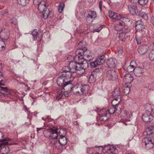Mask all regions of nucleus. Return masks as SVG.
<instances>
[{
    "label": "nucleus",
    "mask_w": 154,
    "mask_h": 154,
    "mask_svg": "<svg viewBox=\"0 0 154 154\" xmlns=\"http://www.w3.org/2000/svg\"><path fill=\"white\" fill-rule=\"evenodd\" d=\"M59 130V129L57 128H51L49 129L45 130L43 132L45 136L49 138L50 145L55 147L57 149L59 148V147L57 145L58 143L57 137Z\"/></svg>",
    "instance_id": "1"
},
{
    "label": "nucleus",
    "mask_w": 154,
    "mask_h": 154,
    "mask_svg": "<svg viewBox=\"0 0 154 154\" xmlns=\"http://www.w3.org/2000/svg\"><path fill=\"white\" fill-rule=\"evenodd\" d=\"M143 134L146 137L142 140V145L148 149L153 148L154 144V132L152 133L151 130H149L148 128L143 132Z\"/></svg>",
    "instance_id": "2"
},
{
    "label": "nucleus",
    "mask_w": 154,
    "mask_h": 154,
    "mask_svg": "<svg viewBox=\"0 0 154 154\" xmlns=\"http://www.w3.org/2000/svg\"><path fill=\"white\" fill-rule=\"evenodd\" d=\"M33 3L36 6H38V9L40 12H42L44 19L48 18L50 14V10L48 8L47 5L44 0H33Z\"/></svg>",
    "instance_id": "3"
},
{
    "label": "nucleus",
    "mask_w": 154,
    "mask_h": 154,
    "mask_svg": "<svg viewBox=\"0 0 154 154\" xmlns=\"http://www.w3.org/2000/svg\"><path fill=\"white\" fill-rule=\"evenodd\" d=\"M72 76V73L69 72L67 74L66 73H63L57 79V85L60 86H63L62 89L65 90V87L67 86H72V83L69 81H67V78Z\"/></svg>",
    "instance_id": "4"
},
{
    "label": "nucleus",
    "mask_w": 154,
    "mask_h": 154,
    "mask_svg": "<svg viewBox=\"0 0 154 154\" xmlns=\"http://www.w3.org/2000/svg\"><path fill=\"white\" fill-rule=\"evenodd\" d=\"M83 68L77 62L71 61L69 63V66L64 67L63 69V71L64 73L68 72L66 73L67 74L69 72L71 73V72L73 73L77 71H80L81 73Z\"/></svg>",
    "instance_id": "5"
},
{
    "label": "nucleus",
    "mask_w": 154,
    "mask_h": 154,
    "mask_svg": "<svg viewBox=\"0 0 154 154\" xmlns=\"http://www.w3.org/2000/svg\"><path fill=\"white\" fill-rule=\"evenodd\" d=\"M94 56L93 54L89 55H86L82 56L76 55L75 58L76 59H78V62L77 63L78 64H80L81 66L83 67V68L82 69V72L81 73H84L85 72V68L84 66V64L86 65L87 66H88V64L86 62L85 63H84L83 62L85 60V61H90L92 60L94 58Z\"/></svg>",
    "instance_id": "6"
},
{
    "label": "nucleus",
    "mask_w": 154,
    "mask_h": 154,
    "mask_svg": "<svg viewBox=\"0 0 154 154\" xmlns=\"http://www.w3.org/2000/svg\"><path fill=\"white\" fill-rule=\"evenodd\" d=\"M96 11L88 10L85 13V18L86 22L89 24L91 23L97 17Z\"/></svg>",
    "instance_id": "7"
},
{
    "label": "nucleus",
    "mask_w": 154,
    "mask_h": 154,
    "mask_svg": "<svg viewBox=\"0 0 154 154\" xmlns=\"http://www.w3.org/2000/svg\"><path fill=\"white\" fill-rule=\"evenodd\" d=\"M115 100H112V106L110 107L107 110L108 113L109 114H114V113L116 112L118 114L121 113V109L120 107H119L118 105L119 104L115 103Z\"/></svg>",
    "instance_id": "8"
},
{
    "label": "nucleus",
    "mask_w": 154,
    "mask_h": 154,
    "mask_svg": "<svg viewBox=\"0 0 154 154\" xmlns=\"http://www.w3.org/2000/svg\"><path fill=\"white\" fill-rule=\"evenodd\" d=\"M143 35H136L135 36V38L137 41V43L138 44H140L142 42H150V44H151V42L149 41V38L153 37V36H149L148 38V36H146L145 34H142Z\"/></svg>",
    "instance_id": "9"
},
{
    "label": "nucleus",
    "mask_w": 154,
    "mask_h": 154,
    "mask_svg": "<svg viewBox=\"0 0 154 154\" xmlns=\"http://www.w3.org/2000/svg\"><path fill=\"white\" fill-rule=\"evenodd\" d=\"M112 96L114 97L112 100L117 101V104H119L121 101V92L119 88H116L112 93Z\"/></svg>",
    "instance_id": "10"
},
{
    "label": "nucleus",
    "mask_w": 154,
    "mask_h": 154,
    "mask_svg": "<svg viewBox=\"0 0 154 154\" xmlns=\"http://www.w3.org/2000/svg\"><path fill=\"white\" fill-rule=\"evenodd\" d=\"M109 114L108 113V112L105 109H102L101 110L98 114L97 119L99 118L101 121H105L108 118Z\"/></svg>",
    "instance_id": "11"
},
{
    "label": "nucleus",
    "mask_w": 154,
    "mask_h": 154,
    "mask_svg": "<svg viewBox=\"0 0 154 154\" xmlns=\"http://www.w3.org/2000/svg\"><path fill=\"white\" fill-rule=\"evenodd\" d=\"M65 131V130L63 129H59L58 132V135L60 136V137L59 140V142L60 145H64L66 144L67 142V139L66 138L62 135H64V133L62 134V132Z\"/></svg>",
    "instance_id": "12"
},
{
    "label": "nucleus",
    "mask_w": 154,
    "mask_h": 154,
    "mask_svg": "<svg viewBox=\"0 0 154 154\" xmlns=\"http://www.w3.org/2000/svg\"><path fill=\"white\" fill-rule=\"evenodd\" d=\"M105 149L106 152L109 154H116L118 153L117 149H116V147L113 145H108L106 146Z\"/></svg>",
    "instance_id": "13"
},
{
    "label": "nucleus",
    "mask_w": 154,
    "mask_h": 154,
    "mask_svg": "<svg viewBox=\"0 0 154 154\" xmlns=\"http://www.w3.org/2000/svg\"><path fill=\"white\" fill-rule=\"evenodd\" d=\"M117 77V74L114 70H108L106 72V78L109 80H114Z\"/></svg>",
    "instance_id": "14"
},
{
    "label": "nucleus",
    "mask_w": 154,
    "mask_h": 154,
    "mask_svg": "<svg viewBox=\"0 0 154 154\" xmlns=\"http://www.w3.org/2000/svg\"><path fill=\"white\" fill-rule=\"evenodd\" d=\"M149 38V41L151 42L150 46L151 51L149 54V57L151 60L154 61V38L150 37Z\"/></svg>",
    "instance_id": "15"
},
{
    "label": "nucleus",
    "mask_w": 154,
    "mask_h": 154,
    "mask_svg": "<svg viewBox=\"0 0 154 154\" xmlns=\"http://www.w3.org/2000/svg\"><path fill=\"white\" fill-rule=\"evenodd\" d=\"M76 55L82 56L86 55H89L93 54L89 50H87L86 48H85L84 50L79 49L77 50L75 53Z\"/></svg>",
    "instance_id": "16"
},
{
    "label": "nucleus",
    "mask_w": 154,
    "mask_h": 154,
    "mask_svg": "<svg viewBox=\"0 0 154 154\" xmlns=\"http://www.w3.org/2000/svg\"><path fill=\"white\" fill-rule=\"evenodd\" d=\"M153 117H154V115L152 113L146 112L143 115L142 119L145 122H148L152 121Z\"/></svg>",
    "instance_id": "17"
},
{
    "label": "nucleus",
    "mask_w": 154,
    "mask_h": 154,
    "mask_svg": "<svg viewBox=\"0 0 154 154\" xmlns=\"http://www.w3.org/2000/svg\"><path fill=\"white\" fill-rule=\"evenodd\" d=\"M149 49V47L146 45H142L139 47L137 51L141 55L143 54L146 52Z\"/></svg>",
    "instance_id": "18"
},
{
    "label": "nucleus",
    "mask_w": 154,
    "mask_h": 154,
    "mask_svg": "<svg viewBox=\"0 0 154 154\" xmlns=\"http://www.w3.org/2000/svg\"><path fill=\"white\" fill-rule=\"evenodd\" d=\"M108 67L110 68H115L117 65V61L114 58L109 59L106 62Z\"/></svg>",
    "instance_id": "19"
},
{
    "label": "nucleus",
    "mask_w": 154,
    "mask_h": 154,
    "mask_svg": "<svg viewBox=\"0 0 154 154\" xmlns=\"http://www.w3.org/2000/svg\"><path fill=\"white\" fill-rule=\"evenodd\" d=\"M1 35L4 39L7 40L10 37V33L7 29L4 28L1 31Z\"/></svg>",
    "instance_id": "20"
},
{
    "label": "nucleus",
    "mask_w": 154,
    "mask_h": 154,
    "mask_svg": "<svg viewBox=\"0 0 154 154\" xmlns=\"http://www.w3.org/2000/svg\"><path fill=\"white\" fill-rule=\"evenodd\" d=\"M125 25V23L122 21L117 22L115 24L114 28L117 31H121L123 29Z\"/></svg>",
    "instance_id": "21"
},
{
    "label": "nucleus",
    "mask_w": 154,
    "mask_h": 154,
    "mask_svg": "<svg viewBox=\"0 0 154 154\" xmlns=\"http://www.w3.org/2000/svg\"><path fill=\"white\" fill-rule=\"evenodd\" d=\"M144 69L143 68L137 67H135L134 71V74L137 77H140L143 75Z\"/></svg>",
    "instance_id": "22"
},
{
    "label": "nucleus",
    "mask_w": 154,
    "mask_h": 154,
    "mask_svg": "<svg viewBox=\"0 0 154 154\" xmlns=\"http://www.w3.org/2000/svg\"><path fill=\"white\" fill-rule=\"evenodd\" d=\"M90 89V87L88 85H84L81 88L80 91L81 92L77 91L76 94H78L79 95H81L83 94H86L87 93Z\"/></svg>",
    "instance_id": "23"
},
{
    "label": "nucleus",
    "mask_w": 154,
    "mask_h": 154,
    "mask_svg": "<svg viewBox=\"0 0 154 154\" xmlns=\"http://www.w3.org/2000/svg\"><path fill=\"white\" fill-rule=\"evenodd\" d=\"M136 66V61L134 60L132 61L130 65L127 68L126 71L128 72H131L134 71L135 67Z\"/></svg>",
    "instance_id": "24"
},
{
    "label": "nucleus",
    "mask_w": 154,
    "mask_h": 154,
    "mask_svg": "<svg viewBox=\"0 0 154 154\" xmlns=\"http://www.w3.org/2000/svg\"><path fill=\"white\" fill-rule=\"evenodd\" d=\"M128 8L129 12L132 14L134 13L136 14L138 11L137 6L134 5H129L128 6Z\"/></svg>",
    "instance_id": "25"
},
{
    "label": "nucleus",
    "mask_w": 154,
    "mask_h": 154,
    "mask_svg": "<svg viewBox=\"0 0 154 154\" xmlns=\"http://www.w3.org/2000/svg\"><path fill=\"white\" fill-rule=\"evenodd\" d=\"M124 77V80L127 84H131L134 79L133 76L129 74L125 75Z\"/></svg>",
    "instance_id": "26"
},
{
    "label": "nucleus",
    "mask_w": 154,
    "mask_h": 154,
    "mask_svg": "<svg viewBox=\"0 0 154 154\" xmlns=\"http://www.w3.org/2000/svg\"><path fill=\"white\" fill-rule=\"evenodd\" d=\"M11 140V139L8 137H5V139H3V137L1 138L0 139V142L2 143L0 144V147L1 148H4L5 145H7L8 144V142L6 141Z\"/></svg>",
    "instance_id": "27"
},
{
    "label": "nucleus",
    "mask_w": 154,
    "mask_h": 154,
    "mask_svg": "<svg viewBox=\"0 0 154 154\" xmlns=\"http://www.w3.org/2000/svg\"><path fill=\"white\" fill-rule=\"evenodd\" d=\"M136 29L139 32H140V33L145 34L146 29L145 28L144 25H135Z\"/></svg>",
    "instance_id": "28"
},
{
    "label": "nucleus",
    "mask_w": 154,
    "mask_h": 154,
    "mask_svg": "<svg viewBox=\"0 0 154 154\" xmlns=\"http://www.w3.org/2000/svg\"><path fill=\"white\" fill-rule=\"evenodd\" d=\"M106 60L105 56L104 55L100 56L96 60L99 65L104 63Z\"/></svg>",
    "instance_id": "29"
},
{
    "label": "nucleus",
    "mask_w": 154,
    "mask_h": 154,
    "mask_svg": "<svg viewBox=\"0 0 154 154\" xmlns=\"http://www.w3.org/2000/svg\"><path fill=\"white\" fill-rule=\"evenodd\" d=\"M119 37L120 40L123 41L127 38V33L123 32L119 34Z\"/></svg>",
    "instance_id": "30"
},
{
    "label": "nucleus",
    "mask_w": 154,
    "mask_h": 154,
    "mask_svg": "<svg viewBox=\"0 0 154 154\" xmlns=\"http://www.w3.org/2000/svg\"><path fill=\"white\" fill-rule=\"evenodd\" d=\"M17 3L23 6H26L29 2L28 0H17Z\"/></svg>",
    "instance_id": "31"
},
{
    "label": "nucleus",
    "mask_w": 154,
    "mask_h": 154,
    "mask_svg": "<svg viewBox=\"0 0 154 154\" xmlns=\"http://www.w3.org/2000/svg\"><path fill=\"white\" fill-rule=\"evenodd\" d=\"M72 86L73 85L72 84V86H67V87H68L69 89L68 90L65 91L64 93V94L66 97H68L70 94V91H72Z\"/></svg>",
    "instance_id": "32"
},
{
    "label": "nucleus",
    "mask_w": 154,
    "mask_h": 154,
    "mask_svg": "<svg viewBox=\"0 0 154 154\" xmlns=\"http://www.w3.org/2000/svg\"><path fill=\"white\" fill-rule=\"evenodd\" d=\"M94 149H95V153L100 154V153L102 151L103 148L102 146H95L94 147Z\"/></svg>",
    "instance_id": "33"
},
{
    "label": "nucleus",
    "mask_w": 154,
    "mask_h": 154,
    "mask_svg": "<svg viewBox=\"0 0 154 154\" xmlns=\"http://www.w3.org/2000/svg\"><path fill=\"white\" fill-rule=\"evenodd\" d=\"M130 87H129L128 85L125 86L123 88V93L125 95L128 94L130 92Z\"/></svg>",
    "instance_id": "34"
},
{
    "label": "nucleus",
    "mask_w": 154,
    "mask_h": 154,
    "mask_svg": "<svg viewBox=\"0 0 154 154\" xmlns=\"http://www.w3.org/2000/svg\"><path fill=\"white\" fill-rule=\"evenodd\" d=\"M95 149H94V147H88L87 149V153L89 154H95Z\"/></svg>",
    "instance_id": "35"
},
{
    "label": "nucleus",
    "mask_w": 154,
    "mask_h": 154,
    "mask_svg": "<svg viewBox=\"0 0 154 154\" xmlns=\"http://www.w3.org/2000/svg\"><path fill=\"white\" fill-rule=\"evenodd\" d=\"M139 15L145 20H147L148 19V17L147 14L143 12L140 11Z\"/></svg>",
    "instance_id": "36"
},
{
    "label": "nucleus",
    "mask_w": 154,
    "mask_h": 154,
    "mask_svg": "<svg viewBox=\"0 0 154 154\" xmlns=\"http://www.w3.org/2000/svg\"><path fill=\"white\" fill-rule=\"evenodd\" d=\"M0 90L2 93L7 94L8 93V90L6 87H0Z\"/></svg>",
    "instance_id": "37"
},
{
    "label": "nucleus",
    "mask_w": 154,
    "mask_h": 154,
    "mask_svg": "<svg viewBox=\"0 0 154 154\" xmlns=\"http://www.w3.org/2000/svg\"><path fill=\"white\" fill-rule=\"evenodd\" d=\"M64 6V4L63 3H61L60 4L58 8V11L60 13H61L62 12L63 10Z\"/></svg>",
    "instance_id": "38"
},
{
    "label": "nucleus",
    "mask_w": 154,
    "mask_h": 154,
    "mask_svg": "<svg viewBox=\"0 0 154 154\" xmlns=\"http://www.w3.org/2000/svg\"><path fill=\"white\" fill-rule=\"evenodd\" d=\"M122 18V17L120 14L114 13V15L112 16V19L118 20Z\"/></svg>",
    "instance_id": "39"
},
{
    "label": "nucleus",
    "mask_w": 154,
    "mask_h": 154,
    "mask_svg": "<svg viewBox=\"0 0 154 154\" xmlns=\"http://www.w3.org/2000/svg\"><path fill=\"white\" fill-rule=\"evenodd\" d=\"M5 48V42L2 40H0V51L4 50Z\"/></svg>",
    "instance_id": "40"
},
{
    "label": "nucleus",
    "mask_w": 154,
    "mask_h": 154,
    "mask_svg": "<svg viewBox=\"0 0 154 154\" xmlns=\"http://www.w3.org/2000/svg\"><path fill=\"white\" fill-rule=\"evenodd\" d=\"M138 2L141 5L144 6L148 2V0H138Z\"/></svg>",
    "instance_id": "41"
},
{
    "label": "nucleus",
    "mask_w": 154,
    "mask_h": 154,
    "mask_svg": "<svg viewBox=\"0 0 154 154\" xmlns=\"http://www.w3.org/2000/svg\"><path fill=\"white\" fill-rule=\"evenodd\" d=\"M105 26L104 25H99L97 27L95 28L93 30V32H99L101 29Z\"/></svg>",
    "instance_id": "42"
},
{
    "label": "nucleus",
    "mask_w": 154,
    "mask_h": 154,
    "mask_svg": "<svg viewBox=\"0 0 154 154\" xmlns=\"http://www.w3.org/2000/svg\"><path fill=\"white\" fill-rule=\"evenodd\" d=\"M90 66L91 68H93L96 67L97 65H99L96 60L94 62H91L90 63Z\"/></svg>",
    "instance_id": "43"
},
{
    "label": "nucleus",
    "mask_w": 154,
    "mask_h": 154,
    "mask_svg": "<svg viewBox=\"0 0 154 154\" xmlns=\"http://www.w3.org/2000/svg\"><path fill=\"white\" fill-rule=\"evenodd\" d=\"M124 116L125 118H129L131 116H132V114L131 113H127V112L126 111H125L124 112Z\"/></svg>",
    "instance_id": "44"
},
{
    "label": "nucleus",
    "mask_w": 154,
    "mask_h": 154,
    "mask_svg": "<svg viewBox=\"0 0 154 154\" xmlns=\"http://www.w3.org/2000/svg\"><path fill=\"white\" fill-rule=\"evenodd\" d=\"M10 22L15 25H16L17 23V21L15 18H12L10 20Z\"/></svg>",
    "instance_id": "45"
},
{
    "label": "nucleus",
    "mask_w": 154,
    "mask_h": 154,
    "mask_svg": "<svg viewBox=\"0 0 154 154\" xmlns=\"http://www.w3.org/2000/svg\"><path fill=\"white\" fill-rule=\"evenodd\" d=\"M114 13H114L113 11L111 10L109 11L108 15L109 17L111 19H112V16L114 15Z\"/></svg>",
    "instance_id": "46"
},
{
    "label": "nucleus",
    "mask_w": 154,
    "mask_h": 154,
    "mask_svg": "<svg viewBox=\"0 0 154 154\" xmlns=\"http://www.w3.org/2000/svg\"><path fill=\"white\" fill-rule=\"evenodd\" d=\"M125 120L122 119L121 120H120V121H119V122H123L124 124L125 125H128V124H127L126 123V121H130V119H125Z\"/></svg>",
    "instance_id": "47"
},
{
    "label": "nucleus",
    "mask_w": 154,
    "mask_h": 154,
    "mask_svg": "<svg viewBox=\"0 0 154 154\" xmlns=\"http://www.w3.org/2000/svg\"><path fill=\"white\" fill-rule=\"evenodd\" d=\"M38 34V32H37V30H34L31 32V34H32V35L34 37L36 36Z\"/></svg>",
    "instance_id": "48"
},
{
    "label": "nucleus",
    "mask_w": 154,
    "mask_h": 154,
    "mask_svg": "<svg viewBox=\"0 0 154 154\" xmlns=\"http://www.w3.org/2000/svg\"><path fill=\"white\" fill-rule=\"evenodd\" d=\"M144 25L143 22L140 20H139L137 21L135 25Z\"/></svg>",
    "instance_id": "49"
},
{
    "label": "nucleus",
    "mask_w": 154,
    "mask_h": 154,
    "mask_svg": "<svg viewBox=\"0 0 154 154\" xmlns=\"http://www.w3.org/2000/svg\"><path fill=\"white\" fill-rule=\"evenodd\" d=\"M117 51L119 54L121 55L122 53V48L121 47H118L117 48Z\"/></svg>",
    "instance_id": "50"
},
{
    "label": "nucleus",
    "mask_w": 154,
    "mask_h": 154,
    "mask_svg": "<svg viewBox=\"0 0 154 154\" xmlns=\"http://www.w3.org/2000/svg\"><path fill=\"white\" fill-rule=\"evenodd\" d=\"M62 96V93H59L57 95V98L58 99H60Z\"/></svg>",
    "instance_id": "51"
},
{
    "label": "nucleus",
    "mask_w": 154,
    "mask_h": 154,
    "mask_svg": "<svg viewBox=\"0 0 154 154\" xmlns=\"http://www.w3.org/2000/svg\"><path fill=\"white\" fill-rule=\"evenodd\" d=\"M5 148V152L6 153H7V154H8V153L10 151L9 150V148L8 146H6L5 147V146L4 147V148Z\"/></svg>",
    "instance_id": "52"
},
{
    "label": "nucleus",
    "mask_w": 154,
    "mask_h": 154,
    "mask_svg": "<svg viewBox=\"0 0 154 154\" xmlns=\"http://www.w3.org/2000/svg\"><path fill=\"white\" fill-rule=\"evenodd\" d=\"M102 2L101 1H100L99 2V8L100 11H101L102 10Z\"/></svg>",
    "instance_id": "53"
},
{
    "label": "nucleus",
    "mask_w": 154,
    "mask_h": 154,
    "mask_svg": "<svg viewBox=\"0 0 154 154\" xmlns=\"http://www.w3.org/2000/svg\"><path fill=\"white\" fill-rule=\"evenodd\" d=\"M151 21L152 23L154 25V16L151 17Z\"/></svg>",
    "instance_id": "54"
},
{
    "label": "nucleus",
    "mask_w": 154,
    "mask_h": 154,
    "mask_svg": "<svg viewBox=\"0 0 154 154\" xmlns=\"http://www.w3.org/2000/svg\"><path fill=\"white\" fill-rule=\"evenodd\" d=\"M3 76H0V85H3L1 83V82L3 81Z\"/></svg>",
    "instance_id": "55"
},
{
    "label": "nucleus",
    "mask_w": 154,
    "mask_h": 154,
    "mask_svg": "<svg viewBox=\"0 0 154 154\" xmlns=\"http://www.w3.org/2000/svg\"><path fill=\"white\" fill-rule=\"evenodd\" d=\"M44 128L43 127L36 128V131L38 133L39 131L41 130L42 129H43Z\"/></svg>",
    "instance_id": "56"
},
{
    "label": "nucleus",
    "mask_w": 154,
    "mask_h": 154,
    "mask_svg": "<svg viewBox=\"0 0 154 154\" xmlns=\"http://www.w3.org/2000/svg\"><path fill=\"white\" fill-rule=\"evenodd\" d=\"M4 137V135H3V133L2 132L0 131V139L1 138H3V137Z\"/></svg>",
    "instance_id": "57"
},
{
    "label": "nucleus",
    "mask_w": 154,
    "mask_h": 154,
    "mask_svg": "<svg viewBox=\"0 0 154 154\" xmlns=\"http://www.w3.org/2000/svg\"><path fill=\"white\" fill-rule=\"evenodd\" d=\"M131 2L133 3L138 2V0H129Z\"/></svg>",
    "instance_id": "58"
},
{
    "label": "nucleus",
    "mask_w": 154,
    "mask_h": 154,
    "mask_svg": "<svg viewBox=\"0 0 154 154\" xmlns=\"http://www.w3.org/2000/svg\"><path fill=\"white\" fill-rule=\"evenodd\" d=\"M96 72V71H94L92 72L91 75L90 76V77H91L92 76L93 77V76Z\"/></svg>",
    "instance_id": "59"
},
{
    "label": "nucleus",
    "mask_w": 154,
    "mask_h": 154,
    "mask_svg": "<svg viewBox=\"0 0 154 154\" xmlns=\"http://www.w3.org/2000/svg\"><path fill=\"white\" fill-rule=\"evenodd\" d=\"M25 110L26 111H27V112L28 113H29V114H30V112L29 111H28V108H27L26 107H25Z\"/></svg>",
    "instance_id": "60"
},
{
    "label": "nucleus",
    "mask_w": 154,
    "mask_h": 154,
    "mask_svg": "<svg viewBox=\"0 0 154 154\" xmlns=\"http://www.w3.org/2000/svg\"><path fill=\"white\" fill-rule=\"evenodd\" d=\"M2 63H1V61H0V70L2 69Z\"/></svg>",
    "instance_id": "61"
},
{
    "label": "nucleus",
    "mask_w": 154,
    "mask_h": 154,
    "mask_svg": "<svg viewBox=\"0 0 154 154\" xmlns=\"http://www.w3.org/2000/svg\"><path fill=\"white\" fill-rule=\"evenodd\" d=\"M3 76V75L2 73L0 71V76Z\"/></svg>",
    "instance_id": "62"
},
{
    "label": "nucleus",
    "mask_w": 154,
    "mask_h": 154,
    "mask_svg": "<svg viewBox=\"0 0 154 154\" xmlns=\"http://www.w3.org/2000/svg\"><path fill=\"white\" fill-rule=\"evenodd\" d=\"M20 83V84H23V85H25V86H26V87H27V85H25V83H24V82H22V83Z\"/></svg>",
    "instance_id": "63"
},
{
    "label": "nucleus",
    "mask_w": 154,
    "mask_h": 154,
    "mask_svg": "<svg viewBox=\"0 0 154 154\" xmlns=\"http://www.w3.org/2000/svg\"><path fill=\"white\" fill-rule=\"evenodd\" d=\"M2 154H7V153H2Z\"/></svg>",
    "instance_id": "64"
}]
</instances>
